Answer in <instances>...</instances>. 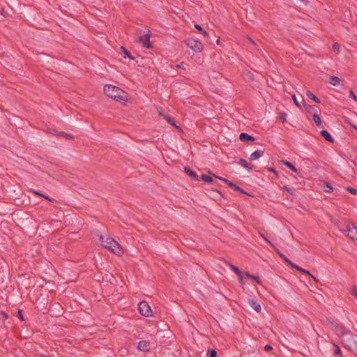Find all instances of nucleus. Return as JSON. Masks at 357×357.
I'll return each instance as SVG.
<instances>
[{
	"instance_id": "f257e3e1",
	"label": "nucleus",
	"mask_w": 357,
	"mask_h": 357,
	"mask_svg": "<svg viewBox=\"0 0 357 357\" xmlns=\"http://www.w3.org/2000/svg\"><path fill=\"white\" fill-rule=\"evenodd\" d=\"M105 93L116 101H126L128 100L127 93L118 86L106 84L104 86Z\"/></svg>"
},
{
	"instance_id": "f03ea898",
	"label": "nucleus",
	"mask_w": 357,
	"mask_h": 357,
	"mask_svg": "<svg viewBox=\"0 0 357 357\" xmlns=\"http://www.w3.org/2000/svg\"><path fill=\"white\" fill-rule=\"evenodd\" d=\"M100 241L103 247L112 251L114 254L120 256L123 253V251L120 245L112 237L105 238L102 236H100Z\"/></svg>"
},
{
	"instance_id": "7ed1b4c3",
	"label": "nucleus",
	"mask_w": 357,
	"mask_h": 357,
	"mask_svg": "<svg viewBox=\"0 0 357 357\" xmlns=\"http://www.w3.org/2000/svg\"><path fill=\"white\" fill-rule=\"evenodd\" d=\"M333 222L339 228L340 225L335 220H332ZM345 235L349 236L353 241H357V227L352 223L348 224L345 229H340Z\"/></svg>"
},
{
	"instance_id": "20e7f679",
	"label": "nucleus",
	"mask_w": 357,
	"mask_h": 357,
	"mask_svg": "<svg viewBox=\"0 0 357 357\" xmlns=\"http://www.w3.org/2000/svg\"><path fill=\"white\" fill-rule=\"evenodd\" d=\"M344 347L350 351H357V340L350 333L345 334V338L343 340Z\"/></svg>"
},
{
	"instance_id": "39448f33",
	"label": "nucleus",
	"mask_w": 357,
	"mask_h": 357,
	"mask_svg": "<svg viewBox=\"0 0 357 357\" xmlns=\"http://www.w3.org/2000/svg\"><path fill=\"white\" fill-rule=\"evenodd\" d=\"M185 43L188 47L195 52H202L204 47L202 43L199 40L192 38H187L185 40Z\"/></svg>"
},
{
	"instance_id": "423d86ee",
	"label": "nucleus",
	"mask_w": 357,
	"mask_h": 357,
	"mask_svg": "<svg viewBox=\"0 0 357 357\" xmlns=\"http://www.w3.org/2000/svg\"><path fill=\"white\" fill-rule=\"evenodd\" d=\"M139 313L144 317L151 316L152 310L151 307L146 301H142L138 305Z\"/></svg>"
},
{
	"instance_id": "0eeeda50",
	"label": "nucleus",
	"mask_w": 357,
	"mask_h": 357,
	"mask_svg": "<svg viewBox=\"0 0 357 357\" xmlns=\"http://www.w3.org/2000/svg\"><path fill=\"white\" fill-rule=\"evenodd\" d=\"M151 37V31H149V33L139 37V42L142 43L144 47L148 49H151L152 47V45L150 42Z\"/></svg>"
},
{
	"instance_id": "6e6552de",
	"label": "nucleus",
	"mask_w": 357,
	"mask_h": 357,
	"mask_svg": "<svg viewBox=\"0 0 357 357\" xmlns=\"http://www.w3.org/2000/svg\"><path fill=\"white\" fill-rule=\"evenodd\" d=\"M216 177L218 178L223 181L225 183H227L231 188H233L234 190L239 191V192H241V193H243V194L245 193V191L241 188H240L239 186H238L235 183H232L231 181H229V180H227L226 178H221V177H219V176H216Z\"/></svg>"
},
{
	"instance_id": "1a4fd4ad",
	"label": "nucleus",
	"mask_w": 357,
	"mask_h": 357,
	"mask_svg": "<svg viewBox=\"0 0 357 357\" xmlns=\"http://www.w3.org/2000/svg\"><path fill=\"white\" fill-rule=\"evenodd\" d=\"M184 172L192 179L195 181H199V177L197 174L192 171L190 167L187 166L184 167Z\"/></svg>"
},
{
	"instance_id": "9d476101",
	"label": "nucleus",
	"mask_w": 357,
	"mask_h": 357,
	"mask_svg": "<svg viewBox=\"0 0 357 357\" xmlns=\"http://www.w3.org/2000/svg\"><path fill=\"white\" fill-rule=\"evenodd\" d=\"M137 348L139 350L142 351H149V342L146 340H141L138 343Z\"/></svg>"
},
{
	"instance_id": "9b49d317",
	"label": "nucleus",
	"mask_w": 357,
	"mask_h": 357,
	"mask_svg": "<svg viewBox=\"0 0 357 357\" xmlns=\"http://www.w3.org/2000/svg\"><path fill=\"white\" fill-rule=\"evenodd\" d=\"M239 139L242 142H252L255 140V137L246 132H241L239 135Z\"/></svg>"
},
{
	"instance_id": "f8f14e48",
	"label": "nucleus",
	"mask_w": 357,
	"mask_h": 357,
	"mask_svg": "<svg viewBox=\"0 0 357 357\" xmlns=\"http://www.w3.org/2000/svg\"><path fill=\"white\" fill-rule=\"evenodd\" d=\"M248 303L256 312H259L261 311V305L257 301L254 299H249Z\"/></svg>"
},
{
	"instance_id": "ddd939ff",
	"label": "nucleus",
	"mask_w": 357,
	"mask_h": 357,
	"mask_svg": "<svg viewBox=\"0 0 357 357\" xmlns=\"http://www.w3.org/2000/svg\"><path fill=\"white\" fill-rule=\"evenodd\" d=\"M321 137H323L326 141L329 142H333L334 139L331 134L326 130H322L320 132Z\"/></svg>"
},
{
	"instance_id": "4468645a",
	"label": "nucleus",
	"mask_w": 357,
	"mask_h": 357,
	"mask_svg": "<svg viewBox=\"0 0 357 357\" xmlns=\"http://www.w3.org/2000/svg\"><path fill=\"white\" fill-rule=\"evenodd\" d=\"M264 153V151L257 150L254 151L250 157V160H256L259 159Z\"/></svg>"
},
{
	"instance_id": "2eb2a0df",
	"label": "nucleus",
	"mask_w": 357,
	"mask_h": 357,
	"mask_svg": "<svg viewBox=\"0 0 357 357\" xmlns=\"http://www.w3.org/2000/svg\"><path fill=\"white\" fill-rule=\"evenodd\" d=\"M229 266L230 268L237 275L239 276L240 280L242 281L243 278V273L240 271V269L236 267V266L229 264Z\"/></svg>"
},
{
	"instance_id": "dca6fc26",
	"label": "nucleus",
	"mask_w": 357,
	"mask_h": 357,
	"mask_svg": "<svg viewBox=\"0 0 357 357\" xmlns=\"http://www.w3.org/2000/svg\"><path fill=\"white\" fill-rule=\"evenodd\" d=\"M238 163H239L242 167H243L244 168L248 169H249V170H251V169H252V168H253V165H251V164H250V163H248V162L245 159H243V158H241V159L239 160Z\"/></svg>"
},
{
	"instance_id": "f3484780",
	"label": "nucleus",
	"mask_w": 357,
	"mask_h": 357,
	"mask_svg": "<svg viewBox=\"0 0 357 357\" xmlns=\"http://www.w3.org/2000/svg\"><path fill=\"white\" fill-rule=\"evenodd\" d=\"M295 268L297 271H300L301 273L306 274V275L310 276L312 278H313V280L315 282H318V280L314 276H313L312 274H310V273L308 271H307L305 269H303V268H302L301 267H300V266H298L297 265H296V267H295Z\"/></svg>"
},
{
	"instance_id": "a211bd4d",
	"label": "nucleus",
	"mask_w": 357,
	"mask_h": 357,
	"mask_svg": "<svg viewBox=\"0 0 357 357\" xmlns=\"http://www.w3.org/2000/svg\"><path fill=\"white\" fill-rule=\"evenodd\" d=\"M313 120L318 127L324 128L321 118L317 113L313 114Z\"/></svg>"
},
{
	"instance_id": "6ab92c4d",
	"label": "nucleus",
	"mask_w": 357,
	"mask_h": 357,
	"mask_svg": "<svg viewBox=\"0 0 357 357\" xmlns=\"http://www.w3.org/2000/svg\"><path fill=\"white\" fill-rule=\"evenodd\" d=\"M304 106L305 107V109L307 111L308 113L310 114H312V113H317V109H318V107L317 106H314V105H304Z\"/></svg>"
},
{
	"instance_id": "aec40b11",
	"label": "nucleus",
	"mask_w": 357,
	"mask_h": 357,
	"mask_svg": "<svg viewBox=\"0 0 357 357\" xmlns=\"http://www.w3.org/2000/svg\"><path fill=\"white\" fill-rule=\"evenodd\" d=\"M340 82V79L338 77L331 76L329 78V83L333 86H336V85L339 84Z\"/></svg>"
},
{
	"instance_id": "412c9836",
	"label": "nucleus",
	"mask_w": 357,
	"mask_h": 357,
	"mask_svg": "<svg viewBox=\"0 0 357 357\" xmlns=\"http://www.w3.org/2000/svg\"><path fill=\"white\" fill-rule=\"evenodd\" d=\"M306 95L307 98L313 100L317 103H320V100L314 95L310 91H307Z\"/></svg>"
},
{
	"instance_id": "4be33fe9",
	"label": "nucleus",
	"mask_w": 357,
	"mask_h": 357,
	"mask_svg": "<svg viewBox=\"0 0 357 357\" xmlns=\"http://www.w3.org/2000/svg\"><path fill=\"white\" fill-rule=\"evenodd\" d=\"M199 180H202L208 183H211L213 181V178L211 176L206 174H202Z\"/></svg>"
},
{
	"instance_id": "5701e85b",
	"label": "nucleus",
	"mask_w": 357,
	"mask_h": 357,
	"mask_svg": "<svg viewBox=\"0 0 357 357\" xmlns=\"http://www.w3.org/2000/svg\"><path fill=\"white\" fill-rule=\"evenodd\" d=\"M121 50L122 53L124 54V56H123L124 58L128 57V58L131 59L132 60H134V58L131 56L130 52L126 47L121 46Z\"/></svg>"
},
{
	"instance_id": "b1692460",
	"label": "nucleus",
	"mask_w": 357,
	"mask_h": 357,
	"mask_svg": "<svg viewBox=\"0 0 357 357\" xmlns=\"http://www.w3.org/2000/svg\"><path fill=\"white\" fill-rule=\"evenodd\" d=\"M333 353L335 355H336L337 356H342V352H341L340 348L337 345H336V344L333 345Z\"/></svg>"
},
{
	"instance_id": "393cba45",
	"label": "nucleus",
	"mask_w": 357,
	"mask_h": 357,
	"mask_svg": "<svg viewBox=\"0 0 357 357\" xmlns=\"http://www.w3.org/2000/svg\"><path fill=\"white\" fill-rule=\"evenodd\" d=\"M244 275H245V276H246L247 278H251V279L255 280L258 284H260V283H261V282H260V280H259V278H258V277H256V276H255V275H251V274H250V273H248V272H245V273H244Z\"/></svg>"
},
{
	"instance_id": "a878e982",
	"label": "nucleus",
	"mask_w": 357,
	"mask_h": 357,
	"mask_svg": "<svg viewBox=\"0 0 357 357\" xmlns=\"http://www.w3.org/2000/svg\"><path fill=\"white\" fill-rule=\"evenodd\" d=\"M284 165L294 172H298V169L296 168V167L290 162L286 161L284 162Z\"/></svg>"
},
{
	"instance_id": "bb28decb",
	"label": "nucleus",
	"mask_w": 357,
	"mask_h": 357,
	"mask_svg": "<svg viewBox=\"0 0 357 357\" xmlns=\"http://www.w3.org/2000/svg\"><path fill=\"white\" fill-rule=\"evenodd\" d=\"M59 136H62V137L66 138L67 139H74V136L73 135H72L70 134H68V133L63 132H59Z\"/></svg>"
},
{
	"instance_id": "cd10ccee",
	"label": "nucleus",
	"mask_w": 357,
	"mask_h": 357,
	"mask_svg": "<svg viewBox=\"0 0 357 357\" xmlns=\"http://www.w3.org/2000/svg\"><path fill=\"white\" fill-rule=\"evenodd\" d=\"M324 185H326V188H325L326 192H331L333 191V188L331 183H324Z\"/></svg>"
},
{
	"instance_id": "c85d7f7f",
	"label": "nucleus",
	"mask_w": 357,
	"mask_h": 357,
	"mask_svg": "<svg viewBox=\"0 0 357 357\" xmlns=\"http://www.w3.org/2000/svg\"><path fill=\"white\" fill-rule=\"evenodd\" d=\"M208 357H218V354L215 350L211 349L208 351Z\"/></svg>"
},
{
	"instance_id": "c756f323",
	"label": "nucleus",
	"mask_w": 357,
	"mask_h": 357,
	"mask_svg": "<svg viewBox=\"0 0 357 357\" xmlns=\"http://www.w3.org/2000/svg\"><path fill=\"white\" fill-rule=\"evenodd\" d=\"M286 117H287V114L286 113H284V112L280 113L279 119H280V120L282 121V122L284 123V122L286 121Z\"/></svg>"
},
{
	"instance_id": "7c9ffc66",
	"label": "nucleus",
	"mask_w": 357,
	"mask_h": 357,
	"mask_svg": "<svg viewBox=\"0 0 357 357\" xmlns=\"http://www.w3.org/2000/svg\"><path fill=\"white\" fill-rule=\"evenodd\" d=\"M351 295L357 300V287L353 286L351 289Z\"/></svg>"
},
{
	"instance_id": "2f4dec72",
	"label": "nucleus",
	"mask_w": 357,
	"mask_h": 357,
	"mask_svg": "<svg viewBox=\"0 0 357 357\" xmlns=\"http://www.w3.org/2000/svg\"><path fill=\"white\" fill-rule=\"evenodd\" d=\"M283 189L287 190L291 195H294V189L286 185L283 186Z\"/></svg>"
},
{
	"instance_id": "473e14b6",
	"label": "nucleus",
	"mask_w": 357,
	"mask_h": 357,
	"mask_svg": "<svg viewBox=\"0 0 357 357\" xmlns=\"http://www.w3.org/2000/svg\"><path fill=\"white\" fill-rule=\"evenodd\" d=\"M8 318V315L3 311H0V320L6 319Z\"/></svg>"
},
{
	"instance_id": "72a5a7b5",
	"label": "nucleus",
	"mask_w": 357,
	"mask_h": 357,
	"mask_svg": "<svg viewBox=\"0 0 357 357\" xmlns=\"http://www.w3.org/2000/svg\"><path fill=\"white\" fill-rule=\"evenodd\" d=\"M284 261L289 266H291L292 268H295L296 267V265L292 263L291 261H290L288 258H284Z\"/></svg>"
},
{
	"instance_id": "f704fd0d",
	"label": "nucleus",
	"mask_w": 357,
	"mask_h": 357,
	"mask_svg": "<svg viewBox=\"0 0 357 357\" xmlns=\"http://www.w3.org/2000/svg\"><path fill=\"white\" fill-rule=\"evenodd\" d=\"M340 47V45L337 43H335L333 45V49L334 52H339Z\"/></svg>"
},
{
	"instance_id": "c9c22d12",
	"label": "nucleus",
	"mask_w": 357,
	"mask_h": 357,
	"mask_svg": "<svg viewBox=\"0 0 357 357\" xmlns=\"http://www.w3.org/2000/svg\"><path fill=\"white\" fill-rule=\"evenodd\" d=\"M347 190L353 195H357V190L351 187H347Z\"/></svg>"
},
{
	"instance_id": "e433bc0d",
	"label": "nucleus",
	"mask_w": 357,
	"mask_h": 357,
	"mask_svg": "<svg viewBox=\"0 0 357 357\" xmlns=\"http://www.w3.org/2000/svg\"><path fill=\"white\" fill-rule=\"evenodd\" d=\"M349 98H353L355 101H357V96L352 90L349 91Z\"/></svg>"
},
{
	"instance_id": "4c0bfd02",
	"label": "nucleus",
	"mask_w": 357,
	"mask_h": 357,
	"mask_svg": "<svg viewBox=\"0 0 357 357\" xmlns=\"http://www.w3.org/2000/svg\"><path fill=\"white\" fill-rule=\"evenodd\" d=\"M292 99L294 102V104L299 108H301V105L299 104V102L298 101L296 95L292 96Z\"/></svg>"
},
{
	"instance_id": "58836bf2",
	"label": "nucleus",
	"mask_w": 357,
	"mask_h": 357,
	"mask_svg": "<svg viewBox=\"0 0 357 357\" xmlns=\"http://www.w3.org/2000/svg\"><path fill=\"white\" fill-rule=\"evenodd\" d=\"M17 317H18V318L20 320L24 321V317H23L22 310H18V312H17Z\"/></svg>"
},
{
	"instance_id": "ea45409f",
	"label": "nucleus",
	"mask_w": 357,
	"mask_h": 357,
	"mask_svg": "<svg viewBox=\"0 0 357 357\" xmlns=\"http://www.w3.org/2000/svg\"><path fill=\"white\" fill-rule=\"evenodd\" d=\"M273 350V347L269 345V344H266L265 347H264V351H266V352H269Z\"/></svg>"
},
{
	"instance_id": "a19ab883",
	"label": "nucleus",
	"mask_w": 357,
	"mask_h": 357,
	"mask_svg": "<svg viewBox=\"0 0 357 357\" xmlns=\"http://www.w3.org/2000/svg\"><path fill=\"white\" fill-rule=\"evenodd\" d=\"M31 191L32 192L33 194H34L36 195H38L40 197H43V195L42 193H40L39 191L34 190H31Z\"/></svg>"
},
{
	"instance_id": "79ce46f5",
	"label": "nucleus",
	"mask_w": 357,
	"mask_h": 357,
	"mask_svg": "<svg viewBox=\"0 0 357 357\" xmlns=\"http://www.w3.org/2000/svg\"><path fill=\"white\" fill-rule=\"evenodd\" d=\"M276 252H277V253L279 255V256H280L281 258H282L284 260V258H287V257L284 256V254H282V253H281V252H280V251H279L278 249H276Z\"/></svg>"
},
{
	"instance_id": "37998d69",
	"label": "nucleus",
	"mask_w": 357,
	"mask_h": 357,
	"mask_svg": "<svg viewBox=\"0 0 357 357\" xmlns=\"http://www.w3.org/2000/svg\"><path fill=\"white\" fill-rule=\"evenodd\" d=\"M195 27L201 32L204 30L202 27L199 24H195Z\"/></svg>"
},
{
	"instance_id": "c03bdc74",
	"label": "nucleus",
	"mask_w": 357,
	"mask_h": 357,
	"mask_svg": "<svg viewBox=\"0 0 357 357\" xmlns=\"http://www.w3.org/2000/svg\"><path fill=\"white\" fill-rule=\"evenodd\" d=\"M261 236L263 237V238L268 243H269L271 246H273V245L271 243V242H270L264 235L261 234Z\"/></svg>"
},
{
	"instance_id": "a18cd8bd",
	"label": "nucleus",
	"mask_w": 357,
	"mask_h": 357,
	"mask_svg": "<svg viewBox=\"0 0 357 357\" xmlns=\"http://www.w3.org/2000/svg\"><path fill=\"white\" fill-rule=\"evenodd\" d=\"M261 236L263 237V238L268 243H269L271 246H273V245L271 243V242H270L264 235L261 234Z\"/></svg>"
},
{
	"instance_id": "49530a36",
	"label": "nucleus",
	"mask_w": 357,
	"mask_h": 357,
	"mask_svg": "<svg viewBox=\"0 0 357 357\" xmlns=\"http://www.w3.org/2000/svg\"><path fill=\"white\" fill-rule=\"evenodd\" d=\"M43 197H44L45 199H47V200H48L50 202H53L54 201V199H51L50 197H47V196H46L45 195H43Z\"/></svg>"
},
{
	"instance_id": "de8ad7c7",
	"label": "nucleus",
	"mask_w": 357,
	"mask_h": 357,
	"mask_svg": "<svg viewBox=\"0 0 357 357\" xmlns=\"http://www.w3.org/2000/svg\"><path fill=\"white\" fill-rule=\"evenodd\" d=\"M183 64H184V63H183V62L181 63V64H180V65H178V66H177V68H181L185 69V68L183 66Z\"/></svg>"
},
{
	"instance_id": "09e8293b",
	"label": "nucleus",
	"mask_w": 357,
	"mask_h": 357,
	"mask_svg": "<svg viewBox=\"0 0 357 357\" xmlns=\"http://www.w3.org/2000/svg\"><path fill=\"white\" fill-rule=\"evenodd\" d=\"M202 32L205 37H208V34L206 31L203 30Z\"/></svg>"
},
{
	"instance_id": "8fccbe9b",
	"label": "nucleus",
	"mask_w": 357,
	"mask_h": 357,
	"mask_svg": "<svg viewBox=\"0 0 357 357\" xmlns=\"http://www.w3.org/2000/svg\"><path fill=\"white\" fill-rule=\"evenodd\" d=\"M304 101H305V100H304V98H303V96H301V102H304Z\"/></svg>"
},
{
	"instance_id": "3c124183",
	"label": "nucleus",
	"mask_w": 357,
	"mask_h": 357,
	"mask_svg": "<svg viewBox=\"0 0 357 357\" xmlns=\"http://www.w3.org/2000/svg\"><path fill=\"white\" fill-rule=\"evenodd\" d=\"M271 172H275V169L273 168L270 169Z\"/></svg>"
},
{
	"instance_id": "603ef678",
	"label": "nucleus",
	"mask_w": 357,
	"mask_h": 357,
	"mask_svg": "<svg viewBox=\"0 0 357 357\" xmlns=\"http://www.w3.org/2000/svg\"><path fill=\"white\" fill-rule=\"evenodd\" d=\"M168 121H169V122H171V120H170V118H169V119H168Z\"/></svg>"
}]
</instances>
